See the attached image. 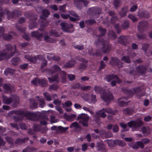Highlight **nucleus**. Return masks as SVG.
Wrapping results in <instances>:
<instances>
[{
	"mask_svg": "<svg viewBox=\"0 0 152 152\" xmlns=\"http://www.w3.org/2000/svg\"><path fill=\"white\" fill-rule=\"evenodd\" d=\"M29 105L30 107L32 109L36 108L37 107V103L36 102L35 100L33 99H29Z\"/></svg>",
	"mask_w": 152,
	"mask_h": 152,
	"instance_id": "20",
	"label": "nucleus"
},
{
	"mask_svg": "<svg viewBox=\"0 0 152 152\" xmlns=\"http://www.w3.org/2000/svg\"><path fill=\"white\" fill-rule=\"evenodd\" d=\"M145 23L143 22H141L139 23L138 26V29L140 32H142V29L145 26Z\"/></svg>",
	"mask_w": 152,
	"mask_h": 152,
	"instance_id": "50",
	"label": "nucleus"
},
{
	"mask_svg": "<svg viewBox=\"0 0 152 152\" xmlns=\"http://www.w3.org/2000/svg\"><path fill=\"white\" fill-rule=\"evenodd\" d=\"M16 53V46H12L10 44L6 45V48L0 52V61L4 58L8 59Z\"/></svg>",
	"mask_w": 152,
	"mask_h": 152,
	"instance_id": "1",
	"label": "nucleus"
},
{
	"mask_svg": "<svg viewBox=\"0 0 152 152\" xmlns=\"http://www.w3.org/2000/svg\"><path fill=\"white\" fill-rule=\"evenodd\" d=\"M78 85L79 86L78 88H80L83 91H86L89 90L91 88V86H82L80 84H78Z\"/></svg>",
	"mask_w": 152,
	"mask_h": 152,
	"instance_id": "33",
	"label": "nucleus"
},
{
	"mask_svg": "<svg viewBox=\"0 0 152 152\" xmlns=\"http://www.w3.org/2000/svg\"><path fill=\"white\" fill-rule=\"evenodd\" d=\"M130 146L133 149H137L139 148L138 144H137V142L134 144L130 145Z\"/></svg>",
	"mask_w": 152,
	"mask_h": 152,
	"instance_id": "59",
	"label": "nucleus"
},
{
	"mask_svg": "<svg viewBox=\"0 0 152 152\" xmlns=\"http://www.w3.org/2000/svg\"><path fill=\"white\" fill-rule=\"evenodd\" d=\"M142 132L143 134H149L150 132V130L148 127H142Z\"/></svg>",
	"mask_w": 152,
	"mask_h": 152,
	"instance_id": "40",
	"label": "nucleus"
},
{
	"mask_svg": "<svg viewBox=\"0 0 152 152\" xmlns=\"http://www.w3.org/2000/svg\"><path fill=\"white\" fill-rule=\"evenodd\" d=\"M113 130L114 132H118L119 130V128L118 126L114 124L113 125Z\"/></svg>",
	"mask_w": 152,
	"mask_h": 152,
	"instance_id": "64",
	"label": "nucleus"
},
{
	"mask_svg": "<svg viewBox=\"0 0 152 152\" xmlns=\"http://www.w3.org/2000/svg\"><path fill=\"white\" fill-rule=\"evenodd\" d=\"M94 90L96 93L101 94L100 97L104 101L108 102L113 99L111 93L107 92L100 87L96 86L94 87Z\"/></svg>",
	"mask_w": 152,
	"mask_h": 152,
	"instance_id": "2",
	"label": "nucleus"
},
{
	"mask_svg": "<svg viewBox=\"0 0 152 152\" xmlns=\"http://www.w3.org/2000/svg\"><path fill=\"white\" fill-rule=\"evenodd\" d=\"M62 29L64 31L66 32L72 33L74 32L72 28L73 26L71 24H68L64 22H61L60 24Z\"/></svg>",
	"mask_w": 152,
	"mask_h": 152,
	"instance_id": "7",
	"label": "nucleus"
},
{
	"mask_svg": "<svg viewBox=\"0 0 152 152\" xmlns=\"http://www.w3.org/2000/svg\"><path fill=\"white\" fill-rule=\"evenodd\" d=\"M2 99L3 103L7 104L13 102L12 104V106L13 107H16L17 105L19 103V98L16 95H13L11 97L2 95Z\"/></svg>",
	"mask_w": 152,
	"mask_h": 152,
	"instance_id": "5",
	"label": "nucleus"
},
{
	"mask_svg": "<svg viewBox=\"0 0 152 152\" xmlns=\"http://www.w3.org/2000/svg\"><path fill=\"white\" fill-rule=\"evenodd\" d=\"M85 23L88 25H91L93 24L96 23V22L94 19H89L86 20L85 21Z\"/></svg>",
	"mask_w": 152,
	"mask_h": 152,
	"instance_id": "39",
	"label": "nucleus"
},
{
	"mask_svg": "<svg viewBox=\"0 0 152 152\" xmlns=\"http://www.w3.org/2000/svg\"><path fill=\"white\" fill-rule=\"evenodd\" d=\"M53 102L55 105L59 106L61 104V101L58 99H56L54 100Z\"/></svg>",
	"mask_w": 152,
	"mask_h": 152,
	"instance_id": "57",
	"label": "nucleus"
},
{
	"mask_svg": "<svg viewBox=\"0 0 152 152\" xmlns=\"http://www.w3.org/2000/svg\"><path fill=\"white\" fill-rule=\"evenodd\" d=\"M72 105V102L69 100L65 102L64 104H63V107L65 108V106L69 107L71 106Z\"/></svg>",
	"mask_w": 152,
	"mask_h": 152,
	"instance_id": "54",
	"label": "nucleus"
},
{
	"mask_svg": "<svg viewBox=\"0 0 152 152\" xmlns=\"http://www.w3.org/2000/svg\"><path fill=\"white\" fill-rule=\"evenodd\" d=\"M140 91V88L137 87L132 89H127L124 92L129 96H133L134 94L139 93Z\"/></svg>",
	"mask_w": 152,
	"mask_h": 152,
	"instance_id": "12",
	"label": "nucleus"
},
{
	"mask_svg": "<svg viewBox=\"0 0 152 152\" xmlns=\"http://www.w3.org/2000/svg\"><path fill=\"white\" fill-rule=\"evenodd\" d=\"M21 15V12L18 10H14L8 15V19L10 20L12 18H16Z\"/></svg>",
	"mask_w": 152,
	"mask_h": 152,
	"instance_id": "11",
	"label": "nucleus"
},
{
	"mask_svg": "<svg viewBox=\"0 0 152 152\" xmlns=\"http://www.w3.org/2000/svg\"><path fill=\"white\" fill-rule=\"evenodd\" d=\"M96 96L95 95H91V102L94 103L96 101Z\"/></svg>",
	"mask_w": 152,
	"mask_h": 152,
	"instance_id": "62",
	"label": "nucleus"
},
{
	"mask_svg": "<svg viewBox=\"0 0 152 152\" xmlns=\"http://www.w3.org/2000/svg\"><path fill=\"white\" fill-rule=\"evenodd\" d=\"M66 73L64 71H62L60 73V75L62 80L61 82L63 83H65L66 82Z\"/></svg>",
	"mask_w": 152,
	"mask_h": 152,
	"instance_id": "31",
	"label": "nucleus"
},
{
	"mask_svg": "<svg viewBox=\"0 0 152 152\" xmlns=\"http://www.w3.org/2000/svg\"><path fill=\"white\" fill-rule=\"evenodd\" d=\"M20 60L19 58L15 57L13 58L11 60V63L12 65H16L19 64Z\"/></svg>",
	"mask_w": 152,
	"mask_h": 152,
	"instance_id": "35",
	"label": "nucleus"
},
{
	"mask_svg": "<svg viewBox=\"0 0 152 152\" xmlns=\"http://www.w3.org/2000/svg\"><path fill=\"white\" fill-rule=\"evenodd\" d=\"M0 11H1V12H0V17H2L4 14H8L10 13V11L8 10H4V12H3L2 11V7L1 6V5H0Z\"/></svg>",
	"mask_w": 152,
	"mask_h": 152,
	"instance_id": "51",
	"label": "nucleus"
},
{
	"mask_svg": "<svg viewBox=\"0 0 152 152\" xmlns=\"http://www.w3.org/2000/svg\"><path fill=\"white\" fill-rule=\"evenodd\" d=\"M123 113L125 115H130L133 113V110L129 107H128L122 110Z\"/></svg>",
	"mask_w": 152,
	"mask_h": 152,
	"instance_id": "21",
	"label": "nucleus"
},
{
	"mask_svg": "<svg viewBox=\"0 0 152 152\" xmlns=\"http://www.w3.org/2000/svg\"><path fill=\"white\" fill-rule=\"evenodd\" d=\"M97 47L100 44L102 45V49L104 53H109L111 48V45L109 43V40L107 38L104 37V39H101L99 37L97 41L95 42Z\"/></svg>",
	"mask_w": 152,
	"mask_h": 152,
	"instance_id": "4",
	"label": "nucleus"
},
{
	"mask_svg": "<svg viewBox=\"0 0 152 152\" xmlns=\"http://www.w3.org/2000/svg\"><path fill=\"white\" fill-rule=\"evenodd\" d=\"M98 146L100 150L105 151V145L103 144L98 143Z\"/></svg>",
	"mask_w": 152,
	"mask_h": 152,
	"instance_id": "58",
	"label": "nucleus"
},
{
	"mask_svg": "<svg viewBox=\"0 0 152 152\" xmlns=\"http://www.w3.org/2000/svg\"><path fill=\"white\" fill-rule=\"evenodd\" d=\"M4 88L7 91L12 92L13 87L10 84H5L3 86Z\"/></svg>",
	"mask_w": 152,
	"mask_h": 152,
	"instance_id": "26",
	"label": "nucleus"
},
{
	"mask_svg": "<svg viewBox=\"0 0 152 152\" xmlns=\"http://www.w3.org/2000/svg\"><path fill=\"white\" fill-rule=\"evenodd\" d=\"M74 47L79 50H82L84 49L83 45H74Z\"/></svg>",
	"mask_w": 152,
	"mask_h": 152,
	"instance_id": "56",
	"label": "nucleus"
},
{
	"mask_svg": "<svg viewBox=\"0 0 152 152\" xmlns=\"http://www.w3.org/2000/svg\"><path fill=\"white\" fill-rule=\"evenodd\" d=\"M88 3V2L86 0H75L74 1L75 5L78 8H80L83 4L84 6Z\"/></svg>",
	"mask_w": 152,
	"mask_h": 152,
	"instance_id": "14",
	"label": "nucleus"
},
{
	"mask_svg": "<svg viewBox=\"0 0 152 152\" xmlns=\"http://www.w3.org/2000/svg\"><path fill=\"white\" fill-rule=\"evenodd\" d=\"M31 35L39 40H40L41 38L42 37V34L39 33L37 31H36L32 32Z\"/></svg>",
	"mask_w": 152,
	"mask_h": 152,
	"instance_id": "27",
	"label": "nucleus"
},
{
	"mask_svg": "<svg viewBox=\"0 0 152 152\" xmlns=\"http://www.w3.org/2000/svg\"><path fill=\"white\" fill-rule=\"evenodd\" d=\"M75 63V60H71L66 62L64 65V67L68 68L74 66Z\"/></svg>",
	"mask_w": 152,
	"mask_h": 152,
	"instance_id": "28",
	"label": "nucleus"
},
{
	"mask_svg": "<svg viewBox=\"0 0 152 152\" xmlns=\"http://www.w3.org/2000/svg\"><path fill=\"white\" fill-rule=\"evenodd\" d=\"M24 57L25 58L29 60L31 62L33 63V61H32L33 60V57H32L29 55H25L24 56Z\"/></svg>",
	"mask_w": 152,
	"mask_h": 152,
	"instance_id": "60",
	"label": "nucleus"
},
{
	"mask_svg": "<svg viewBox=\"0 0 152 152\" xmlns=\"http://www.w3.org/2000/svg\"><path fill=\"white\" fill-rule=\"evenodd\" d=\"M129 25V22L128 21H125L122 25V27L124 29L128 28Z\"/></svg>",
	"mask_w": 152,
	"mask_h": 152,
	"instance_id": "55",
	"label": "nucleus"
},
{
	"mask_svg": "<svg viewBox=\"0 0 152 152\" xmlns=\"http://www.w3.org/2000/svg\"><path fill=\"white\" fill-rule=\"evenodd\" d=\"M9 114L10 115L15 114L16 115H20L22 116H26L28 117L29 119L32 121H36L38 119V115L33 112L13 110L10 112Z\"/></svg>",
	"mask_w": 152,
	"mask_h": 152,
	"instance_id": "3",
	"label": "nucleus"
},
{
	"mask_svg": "<svg viewBox=\"0 0 152 152\" xmlns=\"http://www.w3.org/2000/svg\"><path fill=\"white\" fill-rule=\"evenodd\" d=\"M51 36H54L56 37H60V35L58 34V33L56 31L52 30L50 32Z\"/></svg>",
	"mask_w": 152,
	"mask_h": 152,
	"instance_id": "53",
	"label": "nucleus"
},
{
	"mask_svg": "<svg viewBox=\"0 0 152 152\" xmlns=\"http://www.w3.org/2000/svg\"><path fill=\"white\" fill-rule=\"evenodd\" d=\"M37 101L39 102V107L41 108L43 107L45 105V103L44 99L40 98L39 96H36Z\"/></svg>",
	"mask_w": 152,
	"mask_h": 152,
	"instance_id": "22",
	"label": "nucleus"
},
{
	"mask_svg": "<svg viewBox=\"0 0 152 152\" xmlns=\"http://www.w3.org/2000/svg\"><path fill=\"white\" fill-rule=\"evenodd\" d=\"M43 94L45 98L47 101H50L52 100V99L50 95L48 92H44L43 93Z\"/></svg>",
	"mask_w": 152,
	"mask_h": 152,
	"instance_id": "45",
	"label": "nucleus"
},
{
	"mask_svg": "<svg viewBox=\"0 0 152 152\" xmlns=\"http://www.w3.org/2000/svg\"><path fill=\"white\" fill-rule=\"evenodd\" d=\"M44 56H42L41 55H38L35 56L34 57H33V63H35L37 60H39V61H42V60L44 59Z\"/></svg>",
	"mask_w": 152,
	"mask_h": 152,
	"instance_id": "29",
	"label": "nucleus"
},
{
	"mask_svg": "<svg viewBox=\"0 0 152 152\" xmlns=\"http://www.w3.org/2000/svg\"><path fill=\"white\" fill-rule=\"evenodd\" d=\"M92 12L91 15L94 18H96L99 17L101 13V10L97 7H94L90 9Z\"/></svg>",
	"mask_w": 152,
	"mask_h": 152,
	"instance_id": "10",
	"label": "nucleus"
},
{
	"mask_svg": "<svg viewBox=\"0 0 152 152\" xmlns=\"http://www.w3.org/2000/svg\"><path fill=\"white\" fill-rule=\"evenodd\" d=\"M48 79L50 83L55 82L56 83H58L60 80L58 75H54L50 78L48 77Z\"/></svg>",
	"mask_w": 152,
	"mask_h": 152,
	"instance_id": "19",
	"label": "nucleus"
},
{
	"mask_svg": "<svg viewBox=\"0 0 152 152\" xmlns=\"http://www.w3.org/2000/svg\"><path fill=\"white\" fill-rule=\"evenodd\" d=\"M146 69V66L144 65L138 66L136 68L137 71L140 74L145 73Z\"/></svg>",
	"mask_w": 152,
	"mask_h": 152,
	"instance_id": "18",
	"label": "nucleus"
},
{
	"mask_svg": "<svg viewBox=\"0 0 152 152\" xmlns=\"http://www.w3.org/2000/svg\"><path fill=\"white\" fill-rule=\"evenodd\" d=\"M66 119L67 121H72L73 119L76 118V115L75 114H72L71 115H67L65 116Z\"/></svg>",
	"mask_w": 152,
	"mask_h": 152,
	"instance_id": "34",
	"label": "nucleus"
},
{
	"mask_svg": "<svg viewBox=\"0 0 152 152\" xmlns=\"http://www.w3.org/2000/svg\"><path fill=\"white\" fill-rule=\"evenodd\" d=\"M38 84L41 87H45L47 85L46 80L43 79H39Z\"/></svg>",
	"mask_w": 152,
	"mask_h": 152,
	"instance_id": "41",
	"label": "nucleus"
},
{
	"mask_svg": "<svg viewBox=\"0 0 152 152\" xmlns=\"http://www.w3.org/2000/svg\"><path fill=\"white\" fill-rule=\"evenodd\" d=\"M118 20L116 15L112 17L111 18V23H113L117 21Z\"/></svg>",
	"mask_w": 152,
	"mask_h": 152,
	"instance_id": "61",
	"label": "nucleus"
},
{
	"mask_svg": "<svg viewBox=\"0 0 152 152\" xmlns=\"http://www.w3.org/2000/svg\"><path fill=\"white\" fill-rule=\"evenodd\" d=\"M61 68L58 66L55 65L53 66L51 68L48 70V72L50 74L54 73L55 72H59L61 71Z\"/></svg>",
	"mask_w": 152,
	"mask_h": 152,
	"instance_id": "15",
	"label": "nucleus"
},
{
	"mask_svg": "<svg viewBox=\"0 0 152 152\" xmlns=\"http://www.w3.org/2000/svg\"><path fill=\"white\" fill-rule=\"evenodd\" d=\"M69 127H64L61 126H59L58 127V131L59 130L60 132L64 133L68 129Z\"/></svg>",
	"mask_w": 152,
	"mask_h": 152,
	"instance_id": "42",
	"label": "nucleus"
},
{
	"mask_svg": "<svg viewBox=\"0 0 152 152\" xmlns=\"http://www.w3.org/2000/svg\"><path fill=\"white\" fill-rule=\"evenodd\" d=\"M143 124L142 121L140 120L132 121L127 123L128 126L137 129L141 126Z\"/></svg>",
	"mask_w": 152,
	"mask_h": 152,
	"instance_id": "8",
	"label": "nucleus"
},
{
	"mask_svg": "<svg viewBox=\"0 0 152 152\" xmlns=\"http://www.w3.org/2000/svg\"><path fill=\"white\" fill-rule=\"evenodd\" d=\"M96 115L98 118L101 117L104 118L106 117V115L104 112L99 111L96 113Z\"/></svg>",
	"mask_w": 152,
	"mask_h": 152,
	"instance_id": "36",
	"label": "nucleus"
},
{
	"mask_svg": "<svg viewBox=\"0 0 152 152\" xmlns=\"http://www.w3.org/2000/svg\"><path fill=\"white\" fill-rule=\"evenodd\" d=\"M101 135L103 134L106 138L110 137H112V134L111 132H105L104 130L102 129L101 132Z\"/></svg>",
	"mask_w": 152,
	"mask_h": 152,
	"instance_id": "24",
	"label": "nucleus"
},
{
	"mask_svg": "<svg viewBox=\"0 0 152 152\" xmlns=\"http://www.w3.org/2000/svg\"><path fill=\"white\" fill-rule=\"evenodd\" d=\"M99 30L100 33L101 34V35H99L98 36V39L99 37H100L101 39H104V38H102V36H104L105 35L106 32V30L105 29H104L101 27H100L99 28Z\"/></svg>",
	"mask_w": 152,
	"mask_h": 152,
	"instance_id": "37",
	"label": "nucleus"
},
{
	"mask_svg": "<svg viewBox=\"0 0 152 152\" xmlns=\"http://www.w3.org/2000/svg\"><path fill=\"white\" fill-rule=\"evenodd\" d=\"M5 139L8 143L10 145H13V139L12 138L10 137H7L5 138Z\"/></svg>",
	"mask_w": 152,
	"mask_h": 152,
	"instance_id": "52",
	"label": "nucleus"
},
{
	"mask_svg": "<svg viewBox=\"0 0 152 152\" xmlns=\"http://www.w3.org/2000/svg\"><path fill=\"white\" fill-rule=\"evenodd\" d=\"M37 149L33 147H27L23 150V152H33L34 151H36Z\"/></svg>",
	"mask_w": 152,
	"mask_h": 152,
	"instance_id": "43",
	"label": "nucleus"
},
{
	"mask_svg": "<svg viewBox=\"0 0 152 152\" xmlns=\"http://www.w3.org/2000/svg\"><path fill=\"white\" fill-rule=\"evenodd\" d=\"M70 128H75L76 129H79L80 126L77 122H75L72 123L70 126Z\"/></svg>",
	"mask_w": 152,
	"mask_h": 152,
	"instance_id": "47",
	"label": "nucleus"
},
{
	"mask_svg": "<svg viewBox=\"0 0 152 152\" xmlns=\"http://www.w3.org/2000/svg\"><path fill=\"white\" fill-rule=\"evenodd\" d=\"M12 36L10 34H4L3 36V39L7 40H10L11 39H12Z\"/></svg>",
	"mask_w": 152,
	"mask_h": 152,
	"instance_id": "46",
	"label": "nucleus"
},
{
	"mask_svg": "<svg viewBox=\"0 0 152 152\" xmlns=\"http://www.w3.org/2000/svg\"><path fill=\"white\" fill-rule=\"evenodd\" d=\"M44 40L47 42L53 43L55 42L52 38L48 36H45L44 37Z\"/></svg>",
	"mask_w": 152,
	"mask_h": 152,
	"instance_id": "38",
	"label": "nucleus"
},
{
	"mask_svg": "<svg viewBox=\"0 0 152 152\" xmlns=\"http://www.w3.org/2000/svg\"><path fill=\"white\" fill-rule=\"evenodd\" d=\"M110 64L112 66L117 65L118 68H121L123 66V64L116 57H112L110 61Z\"/></svg>",
	"mask_w": 152,
	"mask_h": 152,
	"instance_id": "9",
	"label": "nucleus"
},
{
	"mask_svg": "<svg viewBox=\"0 0 152 152\" xmlns=\"http://www.w3.org/2000/svg\"><path fill=\"white\" fill-rule=\"evenodd\" d=\"M129 10L127 7H125L122 8L121 11L118 12L119 14L121 17H125Z\"/></svg>",
	"mask_w": 152,
	"mask_h": 152,
	"instance_id": "16",
	"label": "nucleus"
},
{
	"mask_svg": "<svg viewBox=\"0 0 152 152\" xmlns=\"http://www.w3.org/2000/svg\"><path fill=\"white\" fill-rule=\"evenodd\" d=\"M50 14V12L48 10H43L42 11V15L40 17V18L43 20H45V18L48 17Z\"/></svg>",
	"mask_w": 152,
	"mask_h": 152,
	"instance_id": "23",
	"label": "nucleus"
},
{
	"mask_svg": "<svg viewBox=\"0 0 152 152\" xmlns=\"http://www.w3.org/2000/svg\"><path fill=\"white\" fill-rule=\"evenodd\" d=\"M118 41L120 43L126 45L128 43L127 38L124 36H121L118 38Z\"/></svg>",
	"mask_w": 152,
	"mask_h": 152,
	"instance_id": "17",
	"label": "nucleus"
},
{
	"mask_svg": "<svg viewBox=\"0 0 152 152\" xmlns=\"http://www.w3.org/2000/svg\"><path fill=\"white\" fill-rule=\"evenodd\" d=\"M28 137H26L22 139L18 138L16 140L15 143L16 144H21L25 142L26 141L28 140Z\"/></svg>",
	"mask_w": 152,
	"mask_h": 152,
	"instance_id": "30",
	"label": "nucleus"
},
{
	"mask_svg": "<svg viewBox=\"0 0 152 152\" xmlns=\"http://www.w3.org/2000/svg\"><path fill=\"white\" fill-rule=\"evenodd\" d=\"M105 79L108 82H110L112 80H116L118 83L120 84L122 83L121 80L116 75H107L105 77Z\"/></svg>",
	"mask_w": 152,
	"mask_h": 152,
	"instance_id": "13",
	"label": "nucleus"
},
{
	"mask_svg": "<svg viewBox=\"0 0 152 152\" xmlns=\"http://www.w3.org/2000/svg\"><path fill=\"white\" fill-rule=\"evenodd\" d=\"M113 143L115 146L116 145H118L121 147H124L125 145V144L124 141L118 140H113Z\"/></svg>",
	"mask_w": 152,
	"mask_h": 152,
	"instance_id": "25",
	"label": "nucleus"
},
{
	"mask_svg": "<svg viewBox=\"0 0 152 152\" xmlns=\"http://www.w3.org/2000/svg\"><path fill=\"white\" fill-rule=\"evenodd\" d=\"M58 86L56 84H53L50 86L48 90L50 91H56L58 88Z\"/></svg>",
	"mask_w": 152,
	"mask_h": 152,
	"instance_id": "44",
	"label": "nucleus"
},
{
	"mask_svg": "<svg viewBox=\"0 0 152 152\" xmlns=\"http://www.w3.org/2000/svg\"><path fill=\"white\" fill-rule=\"evenodd\" d=\"M67 77L69 80L72 81L75 79V76L73 75L69 74L68 75Z\"/></svg>",
	"mask_w": 152,
	"mask_h": 152,
	"instance_id": "63",
	"label": "nucleus"
},
{
	"mask_svg": "<svg viewBox=\"0 0 152 152\" xmlns=\"http://www.w3.org/2000/svg\"><path fill=\"white\" fill-rule=\"evenodd\" d=\"M125 99V100L127 99L126 97H124L123 98H120L118 99V104L121 107L124 106L125 104H126V102L125 101L122 99Z\"/></svg>",
	"mask_w": 152,
	"mask_h": 152,
	"instance_id": "32",
	"label": "nucleus"
},
{
	"mask_svg": "<svg viewBox=\"0 0 152 152\" xmlns=\"http://www.w3.org/2000/svg\"><path fill=\"white\" fill-rule=\"evenodd\" d=\"M77 119L80 120L79 122L84 126H88V122L89 117L85 113H82L79 115L77 117Z\"/></svg>",
	"mask_w": 152,
	"mask_h": 152,
	"instance_id": "6",
	"label": "nucleus"
},
{
	"mask_svg": "<svg viewBox=\"0 0 152 152\" xmlns=\"http://www.w3.org/2000/svg\"><path fill=\"white\" fill-rule=\"evenodd\" d=\"M122 61H124V62L127 63H130V61L129 58V56H123L121 59Z\"/></svg>",
	"mask_w": 152,
	"mask_h": 152,
	"instance_id": "49",
	"label": "nucleus"
},
{
	"mask_svg": "<svg viewBox=\"0 0 152 152\" xmlns=\"http://www.w3.org/2000/svg\"><path fill=\"white\" fill-rule=\"evenodd\" d=\"M108 35L109 37L113 38V39H115L116 37L115 32L112 30L109 31Z\"/></svg>",
	"mask_w": 152,
	"mask_h": 152,
	"instance_id": "48",
	"label": "nucleus"
}]
</instances>
